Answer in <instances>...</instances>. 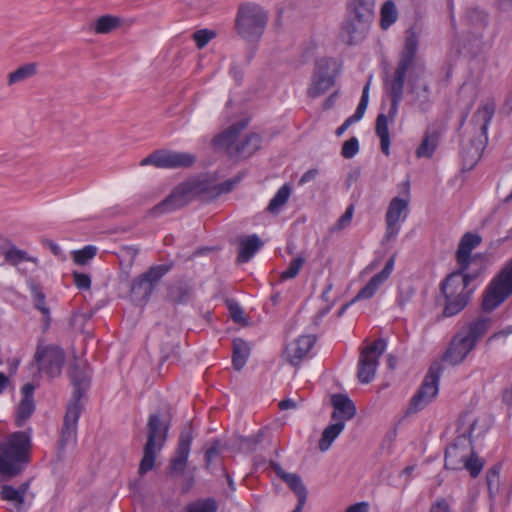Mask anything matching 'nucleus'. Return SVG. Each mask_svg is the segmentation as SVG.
I'll use <instances>...</instances> for the list:
<instances>
[{
	"mask_svg": "<svg viewBox=\"0 0 512 512\" xmlns=\"http://www.w3.org/2000/svg\"><path fill=\"white\" fill-rule=\"evenodd\" d=\"M438 143V133L437 132H427L422 140V143L416 150V155L418 158H430Z\"/></svg>",
	"mask_w": 512,
	"mask_h": 512,
	"instance_id": "nucleus-38",
	"label": "nucleus"
},
{
	"mask_svg": "<svg viewBox=\"0 0 512 512\" xmlns=\"http://www.w3.org/2000/svg\"><path fill=\"white\" fill-rule=\"evenodd\" d=\"M459 270L449 274L441 284L442 293L445 296L443 315L451 317L462 311L467 305L472 289H468L469 283L476 275L464 274Z\"/></svg>",
	"mask_w": 512,
	"mask_h": 512,
	"instance_id": "nucleus-6",
	"label": "nucleus"
},
{
	"mask_svg": "<svg viewBox=\"0 0 512 512\" xmlns=\"http://www.w3.org/2000/svg\"><path fill=\"white\" fill-rule=\"evenodd\" d=\"M334 64L332 59L326 57L316 60L312 82L307 89V95L309 97H319L334 85L335 77L330 73Z\"/></svg>",
	"mask_w": 512,
	"mask_h": 512,
	"instance_id": "nucleus-16",
	"label": "nucleus"
},
{
	"mask_svg": "<svg viewBox=\"0 0 512 512\" xmlns=\"http://www.w3.org/2000/svg\"><path fill=\"white\" fill-rule=\"evenodd\" d=\"M196 158L187 152L156 150L140 161V166L153 165L161 169L188 168Z\"/></svg>",
	"mask_w": 512,
	"mask_h": 512,
	"instance_id": "nucleus-13",
	"label": "nucleus"
},
{
	"mask_svg": "<svg viewBox=\"0 0 512 512\" xmlns=\"http://www.w3.org/2000/svg\"><path fill=\"white\" fill-rule=\"evenodd\" d=\"M317 175H318L317 169H310L302 175L299 183L304 184V183L310 182V181L314 180Z\"/></svg>",
	"mask_w": 512,
	"mask_h": 512,
	"instance_id": "nucleus-60",
	"label": "nucleus"
},
{
	"mask_svg": "<svg viewBox=\"0 0 512 512\" xmlns=\"http://www.w3.org/2000/svg\"><path fill=\"white\" fill-rule=\"evenodd\" d=\"M34 390L35 386L31 383L25 384L21 389L23 398L17 409L16 425L18 427L23 426L26 420L29 419L35 411V402L33 399Z\"/></svg>",
	"mask_w": 512,
	"mask_h": 512,
	"instance_id": "nucleus-28",
	"label": "nucleus"
},
{
	"mask_svg": "<svg viewBox=\"0 0 512 512\" xmlns=\"http://www.w3.org/2000/svg\"><path fill=\"white\" fill-rule=\"evenodd\" d=\"M120 253L123 257L128 258L129 264H132L138 254V249L134 246H125L121 248Z\"/></svg>",
	"mask_w": 512,
	"mask_h": 512,
	"instance_id": "nucleus-58",
	"label": "nucleus"
},
{
	"mask_svg": "<svg viewBox=\"0 0 512 512\" xmlns=\"http://www.w3.org/2000/svg\"><path fill=\"white\" fill-rule=\"evenodd\" d=\"M304 263H305V258L301 255L298 256L297 258L293 259L289 263L287 269L281 273L280 279L282 281H284V280L295 278L298 275V273Z\"/></svg>",
	"mask_w": 512,
	"mask_h": 512,
	"instance_id": "nucleus-46",
	"label": "nucleus"
},
{
	"mask_svg": "<svg viewBox=\"0 0 512 512\" xmlns=\"http://www.w3.org/2000/svg\"><path fill=\"white\" fill-rule=\"evenodd\" d=\"M3 255L5 262L17 268L18 272L22 275L27 274L25 269L19 267L22 262H30L36 266L39 264V260L36 257L30 256L26 251L19 249L14 244H10L3 252Z\"/></svg>",
	"mask_w": 512,
	"mask_h": 512,
	"instance_id": "nucleus-29",
	"label": "nucleus"
},
{
	"mask_svg": "<svg viewBox=\"0 0 512 512\" xmlns=\"http://www.w3.org/2000/svg\"><path fill=\"white\" fill-rule=\"evenodd\" d=\"M246 127L247 121L243 120L231 125L218 136V145L224 148L230 157L237 159L248 158L260 148L262 139L256 133H251L241 141H238L240 132Z\"/></svg>",
	"mask_w": 512,
	"mask_h": 512,
	"instance_id": "nucleus-8",
	"label": "nucleus"
},
{
	"mask_svg": "<svg viewBox=\"0 0 512 512\" xmlns=\"http://www.w3.org/2000/svg\"><path fill=\"white\" fill-rule=\"evenodd\" d=\"M474 348L473 340H469L468 336L459 331L452 338L443 355V360L453 366L459 365Z\"/></svg>",
	"mask_w": 512,
	"mask_h": 512,
	"instance_id": "nucleus-21",
	"label": "nucleus"
},
{
	"mask_svg": "<svg viewBox=\"0 0 512 512\" xmlns=\"http://www.w3.org/2000/svg\"><path fill=\"white\" fill-rule=\"evenodd\" d=\"M397 19V9L392 1H386L381 8V27L387 29Z\"/></svg>",
	"mask_w": 512,
	"mask_h": 512,
	"instance_id": "nucleus-42",
	"label": "nucleus"
},
{
	"mask_svg": "<svg viewBox=\"0 0 512 512\" xmlns=\"http://www.w3.org/2000/svg\"><path fill=\"white\" fill-rule=\"evenodd\" d=\"M168 433V424L160 420L158 414L150 415L147 423V441L143 448V457L139 465V474L151 471L155 465L156 454L164 446Z\"/></svg>",
	"mask_w": 512,
	"mask_h": 512,
	"instance_id": "nucleus-9",
	"label": "nucleus"
},
{
	"mask_svg": "<svg viewBox=\"0 0 512 512\" xmlns=\"http://www.w3.org/2000/svg\"><path fill=\"white\" fill-rule=\"evenodd\" d=\"M74 283L78 289L88 290L91 286L89 275L84 273L73 272Z\"/></svg>",
	"mask_w": 512,
	"mask_h": 512,
	"instance_id": "nucleus-55",
	"label": "nucleus"
},
{
	"mask_svg": "<svg viewBox=\"0 0 512 512\" xmlns=\"http://www.w3.org/2000/svg\"><path fill=\"white\" fill-rule=\"evenodd\" d=\"M484 462L474 452L472 441L465 435L459 436L446 448L445 468L451 470L466 469L472 477H477Z\"/></svg>",
	"mask_w": 512,
	"mask_h": 512,
	"instance_id": "nucleus-7",
	"label": "nucleus"
},
{
	"mask_svg": "<svg viewBox=\"0 0 512 512\" xmlns=\"http://www.w3.org/2000/svg\"><path fill=\"white\" fill-rule=\"evenodd\" d=\"M385 348V340L378 339L361 351L357 373L361 383H369L374 379L378 367V359L383 354Z\"/></svg>",
	"mask_w": 512,
	"mask_h": 512,
	"instance_id": "nucleus-14",
	"label": "nucleus"
},
{
	"mask_svg": "<svg viewBox=\"0 0 512 512\" xmlns=\"http://www.w3.org/2000/svg\"><path fill=\"white\" fill-rule=\"evenodd\" d=\"M409 201L400 197H394L387 208L385 223L386 232L384 241L394 240L400 231V222L404 221L408 214Z\"/></svg>",
	"mask_w": 512,
	"mask_h": 512,
	"instance_id": "nucleus-17",
	"label": "nucleus"
},
{
	"mask_svg": "<svg viewBox=\"0 0 512 512\" xmlns=\"http://www.w3.org/2000/svg\"><path fill=\"white\" fill-rule=\"evenodd\" d=\"M345 424L343 421H336L334 424L328 425L322 432L321 438L318 443L319 450L321 452L327 451L333 441L340 435L344 430Z\"/></svg>",
	"mask_w": 512,
	"mask_h": 512,
	"instance_id": "nucleus-35",
	"label": "nucleus"
},
{
	"mask_svg": "<svg viewBox=\"0 0 512 512\" xmlns=\"http://www.w3.org/2000/svg\"><path fill=\"white\" fill-rule=\"evenodd\" d=\"M263 242L257 235H250L240 239L238 262H248L254 254L262 247Z\"/></svg>",
	"mask_w": 512,
	"mask_h": 512,
	"instance_id": "nucleus-32",
	"label": "nucleus"
},
{
	"mask_svg": "<svg viewBox=\"0 0 512 512\" xmlns=\"http://www.w3.org/2000/svg\"><path fill=\"white\" fill-rule=\"evenodd\" d=\"M512 294V258L501 269L485 290L482 308L493 311Z\"/></svg>",
	"mask_w": 512,
	"mask_h": 512,
	"instance_id": "nucleus-10",
	"label": "nucleus"
},
{
	"mask_svg": "<svg viewBox=\"0 0 512 512\" xmlns=\"http://www.w3.org/2000/svg\"><path fill=\"white\" fill-rule=\"evenodd\" d=\"M190 296V291L186 288L179 287L176 291L171 292V297L175 302L181 303L186 301Z\"/></svg>",
	"mask_w": 512,
	"mask_h": 512,
	"instance_id": "nucleus-57",
	"label": "nucleus"
},
{
	"mask_svg": "<svg viewBox=\"0 0 512 512\" xmlns=\"http://www.w3.org/2000/svg\"><path fill=\"white\" fill-rule=\"evenodd\" d=\"M69 376L71 379V383L74 386V392L81 393V397H83L84 393L89 388L90 384V376L88 371L86 370L85 365H81L77 361L71 363L69 369Z\"/></svg>",
	"mask_w": 512,
	"mask_h": 512,
	"instance_id": "nucleus-31",
	"label": "nucleus"
},
{
	"mask_svg": "<svg viewBox=\"0 0 512 512\" xmlns=\"http://www.w3.org/2000/svg\"><path fill=\"white\" fill-rule=\"evenodd\" d=\"M172 268V264H162L151 267L147 272L133 281L130 288V297L137 304L148 301L160 279Z\"/></svg>",
	"mask_w": 512,
	"mask_h": 512,
	"instance_id": "nucleus-11",
	"label": "nucleus"
},
{
	"mask_svg": "<svg viewBox=\"0 0 512 512\" xmlns=\"http://www.w3.org/2000/svg\"><path fill=\"white\" fill-rule=\"evenodd\" d=\"M270 467L273 469L275 474L289 486L297 496L299 502H306L307 489L298 474L284 471L277 462H271Z\"/></svg>",
	"mask_w": 512,
	"mask_h": 512,
	"instance_id": "nucleus-25",
	"label": "nucleus"
},
{
	"mask_svg": "<svg viewBox=\"0 0 512 512\" xmlns=\"http://www.w3.org/2000/svg\"><path fill=\"white\" fill-rule=\"evenodd\" d=\"M370 82H371V79L368 80V82L366 83V85L363 88L362 97L357 106L355 113L352 116L348 117L344 121L343 124H345V126L347 128H349L353 123H355L363 118L364 113L368 106Z\"/></svg>",
	"mask_w": 512,
	"mask_h": 512,
	"instance_id": "nucleus-39",
	"label": "nucleus"
},
{
	"mask_svg": "<svg viewBox=\"0 0 512 512\" xmlns=\"http://www.w3.org/2000/svg\"><path fill=\"white\" fill-rule=\"evenodd\" d=\"M29 488V482H25L19 486L17 489L18 493L21 495L22 499L25 501V494L27 493Z\"/></svg>",
	"mask_w": 512,
	"mask_h": 512,
	"instance_id": "nucleus-62",
	"label": "nucleus"
},
{
	"mask_svg": "<svg viewBox=\"0 0 512 512\" xmlns=\"http://www.w3.org/2000/svg\"><path fill=\"white\" fill-rule=\"evenodd\" d=\"M332 308V303L331 304H328L325 308H323L319 314H318V317L321 318L323 316H325Z\"/></svg>",
	"mask_w": 512,
	"mask_h": 512,
	"instance_id": "nucleus-64",
	"label": "nucleus"
},
{
	"mask_svg": "<svg viewBox=\"0 0 512 512\" xmlns=\"http://www.w3.org/2000/svg\"><path fill=\"white\" fill-rule=\"evenodd\" d=\"M217 506L214 500L206 499L199 500L189 504L186 507V512H216Z\"/></svg>",
	"mask_w": 512,
	"mask_h": 512,
	"instance_id": "nucleus-47",
	"label": "nucleus"
},
{
	"mask_svg": "<svg viewBox=\"0 0 512 512\" xmlns=\"http://www.w3.org/2000/svg\"><path fill=\"white\" fill-rule=\"evenodd\" d=\"M81 393H73L71 399L67 404L66 413L64 416V424L61 433V444L66 445L73 441L77 433V425L79 417L83 410L81 402Z\"/></svg>",
	"mask_w": 512,
	"mask_h": 512,
	"instance_id": "nucleus-19",
	"label": "nucleus"
},
{
	"mask_svg": "<svg viewBox=\"0 0 512 512\" xmlns=\"http://www.w3.org/2000/svg\"><path fill=\"white\" fill-rule=\"evenodd\" d=\"M26 284L31 291L34 307L42 313L45 326H48L51 321L50 308L46 304L41 285L33 278H28Z\"/></svg>",
	"mask_w": 512,
	"mask_h": 512,
	"instance_id": "nucleus-30",
	"label": "nucleus"
},
{
	"mask_svg": "<svg viewBox=\"0 0 512 512\" xmlns=\"http://www.w3.org/2000/svg\"><path fill=\"white\" fill-rule=\"evenodd\" d=\"M414 295V289L412 286H402L399 289L397 296V304L400 308L405 307L407 303H409Z\"/></svg>",
	"mask_w": 512,
	"mask_h": 512,
	"instance_id": "nucleus-51",
	"label": "nucleus"
},
{
	"mask_svg": "<svg viewBox=\"0 0 512 512\" xmlns=\"http://www.w3.org/2000/svg\"><path fill=\"white\" fill-rule=\"evenodd\" d=\"M481 243V237L474 233H465L456 252L457 262L461 270H466L470 264L471 252Z\"/></svg>",
	"mask_w": 512,
	"mask_h": 512,
	"instance_id": "nucleus-26",
	"label": "nucleus"
},
{
	"mask_svg": "<svg viewBox=\"0 0 512 512\" xmlns=\"http://www.w3.org/2000/svg\"><path fill=\"white\" fill-rule=\"evenodd\" d=\"M491 326V320L488 317H480L467 326L466 329L461 330L469 340H473L476 346L477 341L488 331Z\"/></svg>",
	"mask_w": 512,
	"mask_h": 512,
	"instance_id": "nucleus-34",
	"label": "nucleus"
},
{
	"mask_svg": "<svg viewBox=\"0 0 512 512\" xmlns=\"http://www.w3.org/2000/svg\"><path fill=\"white\" fill-rule=\"evenodd\" d=\"M334 408L332 419L335 421H348L356 415V407L352 400L344 394H335L331 397Z\"/></svg>",
	"mask_w": 512,
	"mask_h": 512,
	"instance_id": "nucleus-27",
	"label": "nucleus"
},
{
	"mask_svg": "<svg viewBox=\"0 0 512 512\" xmlns=\"http://www.w3.org/2000/svg\"><path fill=\"white\" fill-rule=\"evenodd\" d=\"M291 195V187L288 184L283 185L271 199L267 206V211L272 214H278L280 209L287 203Z\"/></svg>",
	"mask_w": 512,
	"mask_h": 512,
	"instance_id": "nucleus-40",
	"label": "nucleus"
},
{
	"mask_svg": "<svg viewBox=\"0 0 512 512\" xmlns=\"http://www.w3.org/2000/svg\"><path fill=\"white\" fill-rule=\"evenodd\" d=\"M37 73L36 63H27L18 67L15 71L7 75V85L13 86L18 83H22L29 78L35 76Z\"/></svg>",
	"mask_w": 512,
	"mask_h": 512,
	"instance_id": "nucleus-36",
	"label": "nucleus"
},
{
	"mask_svg": "<svg viewBox=\"0 0 512 512\" xmlns=\"http://www.w3.org/2000/svg\"><path fill=\"white\" fill-rule=\"evenodd\" d=\"M1 498L6 501L13 502L15 508L19 511L24 505V500L21 495L18 493L17 489L13 488L10 485H4L1 490Z\"/></svg>",
	"mask_w": 512,
	"mask_h": 512,
	"instance_id": "nucleus-44",
	"label": "nucleus"
},
{
	"mask_svg": "<svg viewBox=\"0 0 512 512\" xmlns=\"http://www.w3.org/2000/svg\"><path fill=\"white\" fill-rule=\"evenodd\" d=\"M371 20L372 17H364L360 13L348 10L340 31L341 41L348 45L362 42L368 33Z\"/></svg>",
	"mask_w": 512,
	"mask_h": 512,
	"instance_id": "nucleus-15",
	"label": "nucleus"
},
{
	"mask_svg": "<svg viewBox=\"0 0 512 512\" xmlns=\"http://www.w3.org/2000/svg\"><path fill=\"white\" fill-rule=\"evenodd\" d=\"M369 504L367 502H359L349 506L345 512H368Z\"/></svg>",
	"mask_w": 512,
	"mask_h": 512,
	"instance_id": "nucleus-59",
	"label": "nucleus"
},
{
	"mask_svg": "<svg viewBox=\"0 0 512 512\" xmlns=\"http://www.w3.org/2000/svg\"><path fill=\"white\" fill-rule=\"evenodd\" d=\"M250 351V345L245 340L241 338H235L233 340L232 364L236 370L239 371L245 366Z\"/></svg>",
	"mask_w": 512,
	"mask_h": 512,
	"instance_id": "nucleus-33",
	"label": "nucleus"
},
{
	"mask_svg": "<svg viewBox=\"0 0 512 512\" xmlns=\"http://www.w3.org/2000/svg\"><path fill=\"white\" fill-rule=\"evenodd\" d=\"M442 370V365L439 362H434L430 366L422 385L411 399V410L415 412L422 410L437 396L439 391L438 384Z\"/></svg>",
	"mask_w": 512,
	"mask_h": 512,
	"instance_id": "nucleus-12",
	"label": "nucleus"
},
{
	"mask_svg": "<svg viewBox=\"0 0 512 512\" xmlns=\"http://www.w3.org/2000/svg\"><path fill=\"white\" fill-rule=\"evenodd\" d=\"M394 267V258L391 257L385 264L384 268L377 274H375L367 284L359 290L356 296L351 300V303H355L359 300H365L372 298L380 286L389 278Z\"/></svg>",
	"mask_w": 512,
	"mask_h": 512,
	"instance_id": "nucleus-23",
	"label": "nucleus"
},
{
	"mask_svg": "<svg viewBox=\"0 0 512 512\" xmlns=\"http://www.w3.org/2000/svg\"><path fill=\"white\" fill-rule=\"evenodd\" d=\"M73 260L78 265H85L97 254V248L92 245L85 246L83 249L73 251Z\"/></svg>",
	"mask_w": 512,
	"mask_h": 512,
	"instance_id": "nucleus-43",
	"label": "nucleus"
},
{
	"mask_svg": "<svg viewBox=\"0 0 512 512\" xmlns=\"http://www.w3.org/2000/svg\"><path fill=\"white\" fill-rule=\"evenodd\" d=\"M221 443L219 440H214L210 448L206 450L205 462L206 466L209 467L213 461L218 458L221 454Z\"/></svg>",
	"mask_w": 512,
	"mask_h": 512,
	"instance_id": "nucleus-52",
	"label": "nucleus"
},
{
	"mask_svg": "<svg viewBox=\"0 0 512 512\" xmlns=\"http://www.w3.org/2000/svg\"><path fill=\"white\" fill-rule=\"evenodd\" d=\"M359 151V142L356 137H351L342 145L341 155L346 159L353 158Z\"/></svg>",
	"mask_w": 512,
	"mask_h": 512,
	"instance_id": "nucleus-49",
	"label": "nucleus"
},
{
	"mask_svg": "<svg viewBox=\"0 0 512 512\" xmlns=\"http://www.w3.org/2000/svg\"><path fill=\"white\" fill-rule=\"evenodd\" d=\"M374 5L375 0H350L348 10L373 18Z\"/></svg>",
	"mask_w": 512,
	"mask_h": 512,
	"instance_id": "nucleus-41",
	"label": "nucleus"
},
{
	"mask_svg": "<svg viewBox=\"0 0 512 512\" xmlns=\"http://www.w3.org/2000/svg\"><path fill=\"white\" fill-rule=\"evenodd\" d=\"M429 512H451V509L446 499L439 498L434 503H432Z\"/></svg>",
	"mask_w": 512,
	"mask_h": 512,
	"instance_id": "nucleus-56",
	"label": "nucleus"
},
{
	"mask_svg": "<svg viewBox=\"0 0 512 512\" xmlns=\"http://www.w3.org/2000/svg\"><path fill=\"white\" fill-rule=\"evenodd\" d=\"M408 104L426 111L430 106L429 84L420 72H411L408 79Z\"/></svg>",
	"mask_w": 512,
	"mask_h": 512,
	"instance_id": "nucleus-18",
	"label": "nucleus"
},
{
	"mask_svg": "<svg viewBox=\"0 0 512 512\" xmlns=\"http://www.w3.org/2000/svg\"><path fill=\"white\" fill-rule=\"evenodd\" d=\"M241 180L240 176L219 185L208 181L207 177L186 181L176 186L169 196L154 206L150 213L159 216L183 208L195 197L200 195L217 196L230 192Z\"/></svg>",
	"mask_w": 512,
	"mask_h": 512,
	"instance_id": "nucleus-2",
	"label": "nucleus"
},
{
	"mask_svg": "<svg viewBox=\"0 0 512 512\" xmlns=\"http://www.w3.org/2000/svg\"><path fill=\"white\" fill-rule=\"evenodd\" d=\"M279 408L281 410H288V409H294L297 407V403L293 399H284L279 402L278 404Z\"/></svg>",
	"mask_w": 512,
	"mask_h": 512,
	"instance_id": "nucleus-61",
	"label": "nucleus"
},
{
	"mask_svg": "<svg viewBox=\"0 0 512 512\" xmlns=\"http://www.w3.org/2000/svg\"><path fill=\"white\" fill-rule=\"evenodd\" d=\"M193 440L192 426L183 429L180 434L177 449L174 457L170 461V473L182 474L187 466V460L190 453V446Z\"/></svg>",
	"mask_w": 512,
	"mask_h": 512,
	"instance_id": "nucleus-22",
	"label": "nucleus"
},
{
	"mask_svg": "<svg viewBox=\"0 0 512 512\" xmlns=\"http://www.w3.org/2000/svg\"><path fill=\"white\" fill-rule=\"evenodd\" d=\"M31 460V439L24 432H14L0 440V475L10 480L20 475Z\"/></svg>",
	"mask_w": 512,
	"mask_h": 512,
	"instance_id": "nucleus-4",
	"label": "nucleus"
},
{
	"mask_svg": "<svg viewBox=\"0 0 512 512\" xmlns=\"http://www.w3.org/2000/svg\"><path fill=\"white\" fill-rule=\"evenodd\" d=\"M121 24V19L112 15H103L93 23V30L97 34H108L117 29Z\"/></svg>",
	"mask_w": 512,
	"mask_h": 512,
	"instance_id": "nucleus-37",
	"label": "nucleus"
},
{
	"mask_svg": "<svg viewBox=\"0 0 512 512\" xmlns=\"http://www.w3.org/2000/svg\"><path fill=\"white\" fill-rule=\"evenodd\" d=\"M269 15L260 5L252 2L240 4L235 17L236 34L247 42H258L267 27Z\"/></svg>",
	"mask_w": 512,
	"mask_h": 512,
	"instance_id": "nucleus-5",
	"label": "nucleus"
},
{
	"mask_svg": "<svg viewBox=\"0 0 512 512\" xmlns=\"http://www.w3.org/2000/svg\"><path fill=\"white\" fill-rule=\"evenodd\" d=\"M316 341L313 335H303L290 343L285 350L288 361L297 366L303 358L306 357L310 349L313 347Z\"/></svg>",
	"mask_w": 512,
	"mask_h": 512,
	"instance_id": "nucleus-24",
	"label": "nucleus"
},
{
	"mask_svg": "<svg viewBox=\"0 0 512 512\" xmlns=\"http://www.w3.org/2000/svg\"><path fill=\"white\" fill-rule=\"evenodd\" d=\"M494 112V103L487 102L482 104L473 114L470 123V130L463 138L460 152L463 160V166L468 170L472 169L477 164L487 145V128Z\"/></svg>",
	"mask_w": 512,
	"mask_h": 512,
	"instance_id": "nucleus-3",
	"label": "nucleus"
},
{
	"mask_svg": "<svg viewBox=\"0 0 512 512\" xmlns=\"http://www.w3.org/2000/svg\"><path fill=\"white\" fill-rule=\"evenodd\" d=\"M353 217V206H349L344 214L338 219L334 227L332 228V231H339L346 226H348L352 220Z\"/></svg>",
	"mask_w": 512,
	"mask_h": 512,
	"instance_id": "nucleus-54",
	"label": "nucleus"
},
{
	"mask_svg": "<svg viewBox=\"0 0 512 512\" xmlns=\"http://www.w3.org/2000/svg\"><path fill=\"white\" fill-rule=\"evenodd\" d=\"M8 384V378L0 372V393L3 392Z\"/></svg>",
	"mask_w": 512,
	"mask_h": 512,
	"instance_id": "nucleus-63",
	"label": "nucleus"
},
{
	"mask_svg": "<svg viewBox=\"0 0 512 512\" xmlns=\"http://www.w3.org/2000/svg\"><path fill=\"white\" fill-rule=\"evenodd\" d=\"M467 18L473 24L485 25L487 15L477 8H472L467 11Z\"/></svg>",
	"mask_w": 512,
	"mask_h": 512,
	"instance_id": "nucleus-53",
	"label": "nucleus"
},
{
	"mask_svg": "<svg viewBox=\"0 0 512 512\" xmlns=\"http://www.w3.org/2000/svg\"><path fill=\"white\" fill-rule=\"evenodd\" d=\"M229 312L234 322L240 323L244 326L248 325V319L245 316L243 309L237 303L229 304Z\"/></svg>",
	"mask_w": 512,
	"mask_h": 512,
	"instance_id": "nucleus-50",
	"label": "nucleus"
},
{
	"mask_svg": "<svg viewBox=\"0 0 512 512\" xmlns=\"http://www.w3.org/2000/svg\"><path fill=\"white\" fill-rule=\"evenodd\" d=\"M499 479L500 467L498 465H494L487 470L486 481L491 496H494L499 491Z\"/></svg>",
	"mask_w": 512,
	"mask_h": 512,
	"instance_id": "nucleus-45",
	"label": "nucleus"
},
{
	"mask_svg": "<svg viewBox=\"0 0 512 512\" xmlns=\"http://www.w3.org/2000/svg\"><path fill=\"white\" fill-rule=\"evenodd\" d=\"M35 360L40 369L49 377L55 378L60 375L64 363V352L58 347L38 348L35 353Z\"/></svg>",
	"mask_w": 512,
	"mask_h": 512,
	"instance_id": "nucleus-20",
	"label": "nucleus"
},
{
	"mask_svg": "<svg viewBox=\"0 0 512 512\" xmlns=\"http://www.w3.org/2000/svg\"><path fill=\"white\" fill-rule=\"evenodd\" d=\"M418 39L414 32L409 31L405 39L404 48L394 73L384 80V88L391 97V106L387 114H379L376 118L375 131L380 138L381 150L389 155L390 135L389 122H393L398 112V106L403 98L404 83L407 72L414 66Z\"/></svg>",
	"mask_w": 512,
	"mask_h": 512,
	"instance_id": "nucleus-1",
	"label": "nucleus"
},
{
	"mask_svg": "<svg viewBox=\"0 0 512 512\" xmlns=\"http://www.w3.org/2000/svg\"><path fill=\"white\" fill-rule=\"evenodd\" d=\"M215 37L216 32L210 29H200L192 35L198 49H203Z\"/></svg>",
	"mask_w": 512,
	"mask_h": 512,
	"instance_id": "nucleus-48",
	"label": "nucleus"
}]
</instances>
